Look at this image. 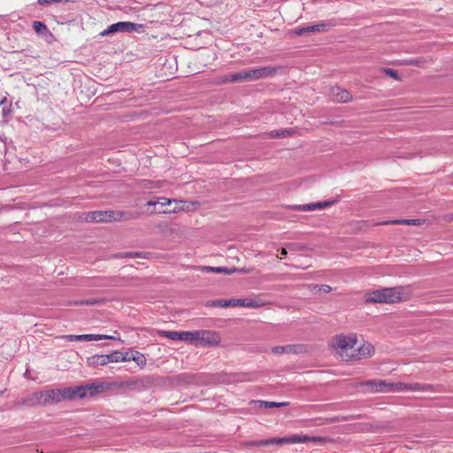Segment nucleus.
<instances>
[{"mask_svg":"<svg viewBox=\"0 0 453 453\" xmlns=\"http://www.w3.org/2000/svg\"><path fill=\"white\" fill-rule=\"evenodd\" d=\"M228 303H229V307L242 306V299H239V298L228 299Z\"/></svg>","mask_w":453,"mask_h":453,"instance_id":"41","label":"nucleus"},{"mask_svg":"<svg viewBox=\"0 0 453 453\" xmlns=\"http://www.w3.org/2000/svg\"><path fill=\"white\" fill-rule=\"evenodd\" d=\"M64 338L69 341H99L103 339H116L113 336L105 335V334H68L63 336Z\"/></svg>","mask_w":453,"mask_h":453,"instance_id":"16","label":"nucleus"},{"mask_svg":"<svg viewBox=\"0 0 453 453\" xmlns=\"http://www.w3.org/2000/svg\"><path fill=\"white\" fill-rule=\"evenodd\" d=\"M172 203H177L175 199H170L166 197H158L157 200H150L147 203L148 206H155L157 204H161L162 206L169 205Z\"/></svg>","mask_w":453,"mask_h":453,"instance_id":"24","label":"nucleus"},{"mask_svg":"<svg viewBox=\"0 0 453 453\" xmlns=\"http://www.w3.org/2000/svg\"><path fill=\"white\" fill-rule=\"evenodd\" d=\"M291 134V131L288 129L282 130H275L269 133L268 136L271 138H280L288 136Z\"/></svg>","mask_w":453,"mask_h":453,"instance_id":"33","label":"nucleus"},{"mask_svg":"<svg viewBox=\"0 0 453 453\" xmlns=\"http://www.w3.org/2000/svg\"><path fill=\"white\" fill-rule=\"evenodd\" d=\"M116 257L135 258V257H143V255L142 252H124V253H119V254L116 255Z\"/></svg>","mask_w":453,"mask_h":453,"instance_id":"36","label":"nucleus"},{"mask_svg":"<svg viewBox=\"0 0 453 453\" xmlns=\"http://www.w3.org/2000/svg\"><path fill=\"white\" fill-rule=\"evenodd\" d=\"M404 294V288L403 287L385 288L367 293L365 301L367 303H395L406 300Z\"/></svg>","mask_w":453,"mask_h":453,"instance_id":"2","label":"nucleus"},{"mask_svg":"<svg viewBox=\"0 0 453 453\" xmlns=\"http://www.w3.org/2000/svg\"><path fill=\"white\" fill-rule=\"evenodd\" d=\"M62 400H74L85 398V389L83 386H74L60 388Z\"/></svg>","mask_w":453,"mask_h":453,"instance_id":"11","label":"nucleus"},{"mask_svg":"<svg viewBox=\"0 0 453 453\" xmlns=\"http://www.w3.org/2000/svg\"><path fill=\"white\" fill-rule=\"evenodd\" d=\"M257 403H258L259 407H264V408L282 407V406H287L288 404V403H287V402L278 403V402H269V401H257Z\"/></svg>","mask_w":453,"mask_h":453,"instance_id":"26","label":"nucleus"},{"mask_svg":"<svg viewBox=\"0 0 453 453\" xmlns=\"http://www.w3.org/2000/svg\"><path fill=\"white\" fill-rule=\"evenodd\" d=\"M409 64L418 65V59H411V60L409 61Z\"/></svg>","mask_w":453,"mask_h":453,"instance_id":"46","label":"nucleus"},{"mask_svg":"<svg viewBox=\"0 0 453 453\" xmlns=\"http://www.w3.org/2000/svg\"><path fill=\"white\" fill-rule=\"evenodd\" d=\"M139 214L132 211H95L85 214L84 220L87 222H112L121 220H131L137 219Z\"/></svg>","mask_w":453,"mask_h":453,"instance_id":"1","label":"nucleus"},{"mask_svg":"<svg viewBox=\"0 0 453 453\" xmlns=\"http://www.w3.org/2000/svg\"><path fill=\"white\" fill-rule=\"evenodd\" d=\"M360 386L365 388L369 393H388L392 392V382H387L382 380H371L363 381Z\"/></svg>","mask_w":453,"mask_h":453,"instance_id":"5","label":"nucleus"},{"mask_svg":"<svg viewBox=\"0 0 453 453\" xmlns=\"http://www.w3.org/2000/svg\"><path fill=\"white\" fill-rule=\"evenodd\" d=\"M264 305V303L253 298L242 299V306L248 308H259Z\"/></svg>","mask_w":453,"mask_h":453,"instance_id":"25","label":"nucleus"},{"mask_svg":"<svg viewBox=\"0 0 453 453\" xmlns=\"http://www.w3.org/2000/svg\"><path fill=\"white\" fill-rule=\"evenodd\" d=\"M432 385L429 384H420V383H410V390L411 391H427L432 388Z\"/></svg>","mask_w":453,"mask_h":453,"instance_id":"30","label":"nucleus"},{"mask_svg":"<svg viewBox=\"0 0 453 453\" xmlns=\"http://www.w3.org/2000/svg\"><path fill=\"white\" fill-rule=\"evenodd\" d=\"M208 305L213 307L227 308L229 307V303L228 300L219 299L209 302Z\"/></svg>","mask_w":453,"mask_h":453,"instance_id":"35","label":"nucleus"},{"mask_svg":"<svg viewBox=\"0 0 453 453\" xmlns=\"http://www.w3.org/2000/svg\"><path fill=\"white\" fill-rule=\"evenodd\" d=\"M88 365H107L106 355H94L87 359Z\"/></svg>","mask_w":453,"mask_h":453,"instance_id":"22","label":"nucleus"},{"mask_svg":"<svg viewBox=\"0 0 453 453\" xmlns=\"http://www.w3.org/2000/svg\"><path fill=\"white\" fill-rule=\"evenodd\" d=\"M229 80L231 82H242L247 81L246 71L229 74Z\"/></svg>","mask_w":453,"mask_h":453,"instance_id":"29","label":"nucleus"},{"mask_svg":"<svg viewBox=\"0 0 453 453\" xmlns=\"http://www.w3.org/2000/svg\"><path fill=\"white\" fill-rule=\"evenodd\" d=\"M40 397H42V406L63 401L60 388L40 391Z\"/></svg>","mask_w":453,"mask_h":453,"instance_id":"12","label":"nucleus"},{"mask_svg":"<svg viewBox=\"0 0 453 453\" xmlns=\"http://www.w3.org/2000/svg\"><path fill=\"white\" fill-rule=\"evenodd\" d=\"M162 213H173V212H177V209L174 208L173 210H164L161 211Z\"/></svg>","mask_w":453,"mask_h":453,"instance_id":"44","label":"nucleus"},{"mask_svg":"<svg viewBox=\"0 0 453 453\" xmlns=\"http://www.w3.org/2000/svg\"><path fill=\"white\" fill-rule=\"evenodd\" d=\"M326 438L322 436H310V435H300V434H293L291 436L286 437V444H294V443H307V442H314V443H325L326 441Z\"/></svg>","mask_w":453,"mask_h":453,"instance_id":"10","label":"nucleus"},{"mask_svg":"<svg viewBox=\"0 0 453 453\" xmlns=\"http://www.w3.org/2000/svg\"><path fill=\"white\" fill-rule=\"evenodd\" d=\"M16 406H27V407H35V406H42V397H40V391L34 392L27 395L18 402H16Z\"/></svg>","mask_w":453,"mask_h":453,"instance_id":"13","label":"nucleus"},{"mask_svg":"<svg viewBox=\"0 0 453 453\" xmlns=\"http://www.w3.org/2000/svg\"><path fill=\"white\" fill-rule=\"evenodd\" d=\"M123 278L121 277H114L111 280V283L110 285L111 286H124L125 284L122 282L123 281Z\"/></svg>","mask_w":453,"mask_h":453,"instance_id":"40","label":"nucleus"},{"mask_svg":"<svg viewBox=\"0 0 453 453\" xmlns=\"http://www.w3.org/2000/svg\"><path fill=\"white\" fill-rule=\"evenodd\" d=\"M326 28V24H318V25H312L308 26L305 27L296 28L295 29V34L296 35H303L308 33H316V32H323Z\"/></svg>","mask_w":453,"mask_h":453,"instance_id":"21","label":"nucleus"},{"mask_svg":"<svg viewBox=\"0 0 453 453\" xmlns=\"http://www.w3.org/2000/svg\"><path fill=\"white\" fill-rule=\"evenodd\" d=\"M334 203V201H325V202H319V203H311L306 204H297L293 205L291 208L295 211H315V210H322L325 208H327Z\"/></svg>","mask_w":453,"mask_h":453,"instance_id":"14","label":"nucleus"},{"mask_svg":"<svg viewBox=\"0 0 453 453\" xmlns=\"http://www.w3.org/2000/svg\"><path fill=\"white\" fill-rule=\"evenodd\" d=\"M357 340L355 334H339L333 338L331 346L342 361L346 362L349 357L351 349L357 345Z\"/></svg>","mask_w":453,"mask_h":453,"instance_id":"3","label":"nucleus"},{"mask_svg":"<svg viewBox=\"0 0 453 453\" xmlns=\"http://www.w3.org/2000/svg\"><path fill=\"white\" fill-rule=\"evenodd\" d=\"M245 71L247 81H257L275 75L277 73V68L274 66H264Z\"/></svg>","mask_w":453,"mask_h":453,"instance_id":"7","label":"nucleus"},{"mask_svg":"<svg viewBox=\"0 0 453 453\" xmlns=\"http://www.w3.org/2000/svg\"><path fill=\"white\" fill-rule=\"evenodd\" d=\"M128 358H129V361L133 360L140 366H143L146 365V358L139 351H135L134 353H132L131 357H128Z\"/></svg>","mask_w":453,"mask_h":453,"instance_id":"28","label":"nucleus"},{"mask_svg":"<svg viewBox=\"0 0 453 453\" xmlns=\"http://www.w3.org/2000/svg\"><path fill=\"white\" fill-rule=\"evenodd\" d=\"M195 341L199 342L202 346L217 345L219 342V336L215 332L197 330Z\"/></svg>","mask_w":453,"mask_h":453,"instance_id":"8","label":"nucleus"},{"mask_svg":"<svg viewBox=\"0 0 453 453\" xmlns=\"http://www.w3.org/2000/svg\"><path fill=\"white\" fill-rule=\"evenodd\" d=\"M158 334L160 336L166 337L168 339L176 341H186V342H195L196 340V331H164L161 330L158 332Z\"/></svg>","mask_w":453,"mask_h":453,"instance_id":"9","label":"nucleus"},{"mask_svg":"<svg viewBox=\"0 0 453 453\" xmlns=\"http://www.w3.org/2000/svg\"><path fill=\"white\" fill-rule=\"evenodd\" d=\"M99 303H100V301H98L96 299H89V300H84V301L76 302L75 304L95 305V304H97Z\"/></svg>","mask_w":453,"mask_h":453,"instance_id":"39","label":"nucleus"},{"mask_svg":"<svg viewBox=\"0 0 453 453\" xmlns=\"http://www.w3.org/2000/svg\"><path fill=\"white\" fill-rule=\"evenodd\" d=\"M1 105L3 117L7 121L12 112L11 104H7L6 99H4L1 101Z\"/></svg>","mask_w":453,"mask_h":453,"instance_id":"32","label":"nucleus"},{"mask_svg":"<svg viewBox=\"0 0 453 453\" xmlns=\"http://www.w3.org/2000/svg\"><path fill=\"white\" fill-rule=\"evenodd\" d=\"M401 224V225H412V226H418L421 224L420 219H399V220H394L390 222H385V224Z\"/></svg>","mask_w":453,"mask_h":453,"instance_id":"31","label":"nucleus"},{"mask_svg":"<svg viewBox=\"0 0 453 453\" xmlns=\"http://www.w3.org/2000/svg\"><path fill=\"white\" fill-rule=\"evenodd\" d=\"M107 363H114V362H127L129 361L128 357H122V352L120 351H113L112 353L106 354Z\"/></svg>","mask_w":453,"mask_h":453,"instance_id":"23","label":"nucleus"},{"mask_svg":"<svg viewBox=\"0 0 453 453\" xmlns=\"http://www.w3.org/2000/svg\"><path fill=\"white\" fill-rule=\"evenodd\" d=\"M122 357H131L128 352L122 353Z\"/></svg>","mask_w":453,"mask_h":453,"instance_id":"47","label":"nucleus"},{"mask_svg":"<svg viewBox=\"0 0 453 453\" xmlns=\"http://www.w3.org/2000/svg\"><path fill=\"white\" fill-rule=\"evenodd\" d=\"M303 349V345H286V346H277L272 349L273 353L274 354H283V353H299Z\"/></svg>","mask_w":453,"mask_h":453,"instance_id":"19","label":"nucleus"},{"mask_svg":"<svg viewBox=\"0 0 453 453\" xmlns=\"http://www.w3.org/2000/svg\"><path fill=\"white\" fill-rule=\"evenodd\" d=\"M383 72H384L387 75H388L389 77H391V78H393V79H395V80H396V81L400 80V77H399V75H398V73H397V71H396V70H395V69H391V68H384V69H383Z\"/></svg>","mask_w":453,"mask_h":453,"instance_id":"38","label":"nucleus"},{"mask_svg":"<svg viewBox=\"0 0 453 453\" xmlns=\"http://www.w3.org/2000/svg\"><path fill=\"white\" fill-rule=\"evenodd\" d=\"M392 392H400L403 390H410V383H403V382H397L393 383L392 382Z\"/></svg>","mask_w":453,"mask_h":453,"instance_id":"34","label":"nucleus"},{"mask_svg":"<svg viewBox=\"0 0 453 453\" xmlns=\"http://www.w3.org/2000/svg\"><path fill=\"white\" fill-rule=\"evenodd\" d=\"M374 354V348L369 342H365L361 346L356 348L354 346L351 349L349 357L347 358L346 362L349 361H359L372 357Z\"/></svg>","mask_w":453,"mask_h":453,"instance_id":"4","label":"nucleus"},{"mask_svg":"<svg viewBox=\"0 0 453 453\" xmlns=\"http://www.w3.org/2000/svg\"><path fill=\"white\" fill-rule=\"evenodd\" d=\"M142 24H137L133 23L129 21H120L114 23L108 27L107 29L104 30L101 33V35L104 36L112 33H118V32H133V31H138L139 29L142 28Z\"/></svg>","mask_w":453,"mask_h":453,"instance_id":"6","label":"nucleus"},{"mask_svg":"<svg viewBox=\"0 0 453 453\" xmlns=\"http://www.w3.org/2000/svg\"><path fill=\"white\" fill-rule=\"evenodd\" d=\"M319 289L325 293H329L332 290V288L328 285H321Z\"/></svg>","mask_w":453,"mask_h":453,"instance_id":"42","label":"nucleus"},{"mask_svg":"<svg viewBox=\"0 0 453 453\" xmlns=\"http://www.w3.org/2000/svg\"><path fill=\"white\" fill-rule=\"evenodd\" d=\"M286 437L282 438H270L266 440H258V441H251L246 443L247 446L250 447H265L270 445H283L286 444Z\"/></svg>","mask_w":453,"mask_h":453,"instance_id":"17","label":"nucleus"},{"mask_svg":"<svg viewBox=\"0 0 453 453\" xmlns=\"http://www.w3.org/2000/svg\"><path fill=\"white\" fill-rule=\"evenodd\" d=\"M220 81L222 83H226V82H231L230 80H229V74L228 75H225L223 77L220 78Z\"/></svg>","mask_w":453,"mask_h":453,"instance_id":"43","label":"nucleus"},{"mask_svg":"<svg viewBox=\"0 0 453 453\" xmlns=\"http://www.w3.org/2000/svg\"><path fill=\"white\" fill-rule=\"evenodd\" d=\"M330 96L333 101L337 103H347L351 100V94L343 88L339 87H334L330 89Z\"/></svg>","mask_w":453,"mask_h":453,"instance_id":"15","label":"nucleus"},{"mask_svg":"<svg viewBox=\"0 0 453 453\" xmlns=\"http://www.w3.org/2000/svg\"><path fill=\"white\" fill-rule=\"evenodd\" d=\"M85 389V397L87 395H94L97 393L103 392L106 388V384L104 382H95L92 384L82 385Z\"/></svg>","mask_w":453,"mask_h":453,"instance_id":"20","label":"nucleus"},{"mask_svg":"<svg viewBox=\"0 0 453 453\" xmlns=\"http://www.w3.org/2000/svg\"><path fill=\"white\" fill-rule=\"evenodd\" d=\"M280 254L282 256H286L288 254V250L286 248H282L281 250H280Z\"/></svg>","mask_w":453,"mask_h":453,"instance_id":"45","label":"nucleus"},{"mask_svg":"<svg viewBox=\"0 0 453 453\" xmlns=\"http://www.w3.org/2000/svg\"><path fill=\"white\" fill-rule=\"evenodd\" d=\"M203 271L205 272V273H226V274H232L235 272H241V273H249L250 272V270H246V269H241V270H237L236 268L233 267V268H227V267H222V266H218V267H213V266H204L203 267Z\"/></svg>","mask_w":453,"mask_h":453,"instance_id":"18","label":"nucleus"},{"mask_svg":"<svg viewBox=\"0 0 453 453\" xmlns=\"http://www.w3.org/2000/svg\"><path fill=\"white\" fill-rule=\"evenodd\" d=\"M287 247L289 250L292 251H302L306 249V247L301 243H288Z\"/></svg>","mask_w":453,"mask_h":453,"instance_id":"37","label":"nucleus"},{"mask_svg":"<svg viewBox=\"0 0 453 453\" xmlns=\"http://www.w3.org/2000/svg\"><path fill=\"white\" fill-rule=\"evenodd\" d=\"M33 28L38 35H46L49 33V29H48L47 26L41 21H37V20L34 21Z\"/></svg>","mask_w":453,"mask_h":453,"instance_id":"27","label":"nucleus"}]
</instances>
